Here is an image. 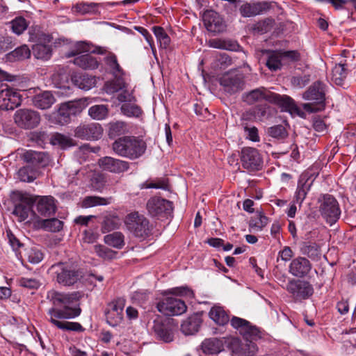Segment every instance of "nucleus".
Masks as SVG:
<instances>
[{
	"label": "nucleus",
	"mask_w": 356,
	"mask_h": 356,
	"mask_svg": "<svg viewBox=\"0 0 356 356\" xmlns=\"http://www.w3.org/2000/svg\"><path fill=\"white\" fill-rule=\"evenodd\" d=\"M82 297L79 291L61 293L50 291L47 293V298L54 307L48 310V320L56 327L63 330L83 331L82 325L76 322L61 321L60 319L74 318L81 314L79 301Z\"/></svg>",
	"instance_id": "obj_1"
},
{
	"label": "nucleus",
	"mask_w": 356,
	"mask_h": 356,
	"mask_svg": "<svg viewBox=\"0 0 356 356\" xmlns=\"http://www.w3.org/2000/svg\"><path fill=\"white\" fill-rule=\"evenodd\" d=\"M112 147L118 155L135 159L145 152L146 145L143 140L135 137L124 136L115 140Z\"/></svg>",
	"instance_id": "obj_2"
},
{
	"label": "nucleus",
	"mask_w": 356,
	"mask_h": 356,
	"mask_svg": "<svg viewBox=\"0 0 356 356\" xmlns=\"http://www.w3.org/2000/svg\"><path fill=\"white\" fill-rule=\"evenodd\" d=\"M324 84L318 81L314 82L302 95L303 99L314 101V103H305L302 108L309 113L321 111L325 108V87Z\"/></svg>",
	"instance_id": "obj_3"
},
{
	"label": "nucleus",
	"mask_w": 356,
	"mask_h": 356,
	"mask_svg": "<svg viewBox=\"0 0 356 356\" xmlns=\"http://www.w3.org/2000/svg\"><path fill=\"white\" fill-rule=\"evenodd\" d=\"M127 229L136 237H146L151 231L149 220L137 212L129 214L124 220Z\"/></svg>",
	"instance_id": "obj_4"
},
{
	"label": "nucleus",
	"mask_w": 356,
	"mask_h": 356,
	"mask_svg": "<svg viewBox=\"0 0 356 356\" xmlns=\"http://www.w3.org/2000/svg\"><path fill=\"white\" fill-rule=\"evenodd\" d=\"M286 290L298 301L308 299L314 293L313 286L304 280H290L286 286Z\"/></svg>",
	"instance_id": "obj_5"
},
{
	"label": "nucleus",
	"mask_w": 356,
	"mask_h": 356,
	"mask_svg": "<svg viewBox=\"0 0 356 356\" xmlns=\"http://www.w3.org/2000/svg\"><path fill=\"white\" fill-rule=\"evenodd\" d=\"M156 308L159 312L165 316H178L184 314L187 307L181 299L165 297L159 301Z\"/></svg>",
	"instance_id": "obj_6"
},
{
	"label": "nucleus",
	"mask_w": 356,
	"mask_h": 356,
	"mask_svg": "<svg viewBox=\"0 0 356 356\" xmlns=\"http://www.w3.org/2000/svg\"><path fill=\"white\" fill-rule=\"evenodd\" d=\"M40 113L33 109L21 108L15 111L14 121L18 127L29 129L36 127L40 122Z\"/></svg>",
	"instance_id": "obj_7"
},
{
	"label": "nucleus",
	"mask_w": 356,
	"mask_h": 356,
	"mask_svg": "<svg viewBox=\"0 0 356 356\" xmlns=\"http://www.w3.org/2000/svg\"><path fill=\"white\" fill-rule=\"evenodd\" d=\"M320 211L326 221L332 225L334 223L341 214L339 204L336 199L330 195H326L320 206Z\"/></svg>",
	"instance_id": "obj_8"
},
{
	"label": "nucleus",
	"mask_w": 356,
	"mask_h": 356,
	"mask_svg": "<svg viewBox=\"0 0 356 356\" xmlns=\"http://www.w3.org/2000/svg\"><path fill=\"white\" fill-rule=\"evenodd\" d=\"M57 282L64 286H72L77 283L83 277L82 272L70 266L59 264L55 266Z\"/></svg>",
	"instance_id": "obj_9"
},
{
	"label": "nucleus",
	"mask_w": 356,
	"mask_h": 356,
	"mask_svg": "<svg viewBox=\"0 0 356 356\" xmlns=\"http://www.w3.org/2000/svg\"><path fill=\"white\" fill-rule=\"evenodd\" d=\"M230 323L232 326L237 330L245 339L254 341L261 337L259 330L243 318L234 316Z\"/></svg>",
	"instance_id": "obj_10"
},
{
	"label": "nucleus",
	"mask_w": 356,
	"mask_h": 356,
	"mask_svg": "<svg viewBox=\"0 0 356 356\" xmlns=\"http://www.w3.org/2000/svg\"><path fill=\"white\" fill-rule=\"evenodd\" d=\"M241 160L243 167L251 172L259 170L262 165L261 156L254 148H243L241 151Z\"/></svg>",
	"instance_id": "obj_11"
},
{
	"label": "nucleus",
	"mask_w": 356,
	"mask_h": 356,
	"mask_svg": "<svg viewBox=\"0 0 356 356\" xmlns=\"http://www.w3.org/2000/svg\"><path fill=\"white\" fill-rule=\"evenodd\" d=\"M83 109L80 102H68L61 104L58 109V122L60 124H67L72 116L80 113Z\"/></svg>",
	"instance_id": "obj_12"
},
{
	"label": "nucleus",
	"mask_w": 356,
	"mask_h": 356,
	"mask_svg": "<svg viewBox=\"0 0 356 356\" xmlns=\"http://www.w3.org/2000/svg\"><path fill=\"white\" fill-rule=\"evenodd\" d=\"M124 307V300L123 299H117L107 306L105 311L106 322L111 326L118 325L123 318V308Z\"/></svg>",
	"instance_id": "obj_13"
},
{
	"label": "nucleus",
	"mask_w": 356,
	"mask_h": 356,
	"mask_svg": "<svg viewBox=\"0 0 356 356\" xmlns=\"http://www.w3.org/2000/svg\"><path fill=\"white\" fill-rule=\"evenodd\" d=\"M103 134V129L98 123L81 124L74 130V136L83 140H98Z\"/></svg>",
	"instance_id": "obj_14"
},
{
	"label": "nucleus",
	"mask_w": 356,
	"mask_h": 356,
	"mask_svg": "<svg viewBox=\"0 0 356 356\" xmlns=\"http://www.w3.org/2000/svg\"><path fill=\"white\" fill-rule=\"evenodd\" d=\"M243 75L236 72H229L222 76L220 83L229 92L242 90L244 85Z\"/></svg>",
	"instance_id": "obj_15"
},
{
	"label": "nucleus",
	"mask_w": 356,
	"mask_h": 356,
	"mask_svg": "<svg viewBox=\"0 0 356 356\" xmlns=\"http://www.w3.org/2000/svg\"><path fill=\"white\" fill-rule=\"evenodd\" d=\"M204 24L207 31L218 33L222 32L225 29V24L220 15L212 10H207L202 16Z\"/></svg>",
	"instance_id": "obj_16"
},
{
	"label": "nucleus",
	"mask_w": 356,
	"mask_h": 356,
	"mask_svg": "<svg viewBox=\"0 0 356 356\" xmlns=\"http://www.w3.org/2000/svg\"><path fill=\"white\" fill-rule=\"evenodd\" d=\"M19 94L14 89L6 88L0 91V108L13 110L21 104Z\"/></svg>",
	"instance_id": "obj_17"
},
{
	"label": "nucleus",
	"mask_w": 356,
	"mask_h": 356,
	"mask_svg": "<svg viewBox=\"0 0 356 356\" xmlns=\"http://www.w3.org/2000/svg\"><path fill=\"white\" fill-rule=\"evenodd\" d=\"M99 165L103 170L113 173L124 172L129 168L127 161L114 159L111 156H105L99 160Z\"/></svg>",
	"instance_id": "obj_18"
},
{
	"label": "nucleus",
	"mask_w": 356,
	"mask_h": 356,
	"mask_svg": "<svg viewBox=\"0 0 356 356\" xmlns=\"http://www.w3.org/2000/svg\"><path fill=\"white\" fill-rule=\"evenodd\" d=\"M147 209L152 216L170 213L172 211V203L170 201L154 197L148 200Z\"/></svg>",
	"instance_id": "obj_19"
},
{
	"label": "nucleus",
	"mask_w": 356,
	"mask_h": 356,
	"mask_svg": "<svg viewBox=\"0 0 356 356\" xmlns=\"http://www.w3.org/2000/svg\"><path fill=\"white\" fill-rule=\"evenodd\" d=\"M230 348L236 356H252L257 352V346L252 340H247L242 343L238 339H233Z\"/></svg>",
	"instance_id": "obj_20"
},
{
	"label": "nucleus",
	"mask_w": 356,
	"mask_h": 356,
	"mask_svg": "<svg viewBox=\"0 0 356 356\" xmlns=\"http://www.w3.org/2000/svg\"><path fill=\"white\" fill-rule=\"evenodd\" d=\"M34 200L38 213L42 216H49L56 212L55 199L52 196L37 197Z\"/></svg>",
	"instance_id": "obj_21"
},
{
	"label": "nucleus",
	"mask_w": 356,
	"mask_h": 356,
	"mask_svg": "<svg viewBox=\"0 0 356 356\" xmlns=\"http://www.w3.org/2000/svg\"><path fill=\"white\" fill-rule=\"evenodd\" d=\"M153 330L156 337L160 340L167 343L173 341V329L169 321H163L159 318L154 320Z\"/></svg>",
	"instance_id": "obj_22"
},
{
	"label": "nucleus",
	"mask_w": 356,
	"mask_h": 356,
	"mask_svg": "<svg viewBox=\"0 0 356 356\" xmlns=\"http://www.w3.org/2000/svg\"><path fill=\"white\" fill-rule=\"evenodd\" d=\"M271 92L264 87L258 88L245 92L242 95V99L248 105L266 101L270 102Z\"/></svg>",
	"instance_id": "obj_23"
},
{
	"label": "nucleus",
	"mask_w": 356,
	"mask_h": 356,
	"mask_svg": "<svg viewBox=\"0 0 356 356\" xmlns=\"http://www.w3.org/2000/svg\"><path fill=\"white\" fill-rule=\"evenodd\" d=\"M34 200L32 197L21 195L20 202L15 205L13 211V214L17 218L18 221L22 222L28 218Z\"/></svg>",
	"instance_id": "obj_24"
},
{
	"label": "nucleus",
	"mask_w": 356,
	"mask_h": 356,
	"mask_svg": "<svg viewBox=\"0 0 356 356\" xmlns=\"http://www.w3.org/2000/svg\"><path fill=\"white\" fill-rule=\"evenodd\" d=\"M270 8V3L266 1L245 3L239 8V12L243 17H250L261 15Z\"/></svg>",
	"instance_id": "obj_25"
},
{
	"label": "nucleus",
	"mask_w": 356,
	"mask_h": 356,
	"mask_svg": "<svg viewBox=\"0 0 356 356\" xmlns=\"http://www.w3.org/2000/svg\"><path fill=\"white\" fill-rule=\"evenodd\" d=\"M312 269V264L305 257H298L293 259L289 265V273L295 277H303Z\"/></svg>",
	"instance_id": "obj_26"
},
{
	"label": "nucleus",
	"mask_w": 356,
	"mask_h": 356,
	"mask_svg": "<svg viewBox=\"0 0 356 356\" xmlns=\"http://www.w3.org/2000/svg\"><path fill=\"white\" fill-rule=\"evenodd\" d=\"M22 158L25 162L38 167H45L49 163L48 154L43 152L29 150L24 153Z\"/></svg>",
	"instance_id": "obj_27"
},
{
	"label": "nucleus",
	"mask_w": 356,
	"mask_h": 356,
	"mask_svg": "<svg viewBox=\"0 0 356 356\" xmlns=\"http://www.w3.org/2000/svg\"><path fill=\"white\" fill-rule=\"evenodd\" d=\"M55 102L56 98L50 91L36 94L31 98L33 106L41 110L49 109Z\"/></svg>",
	"instance_id": "obj_28"
},
{
	"label": "nucleus",
	"mask_w": 356,
	"mask_h": 356,
	"mask_svg": "<svg viewBox=\"0 0 356 356\" xmlns=\"http://www.w3.org/2000/svg\"><path fill=\"white\" fill-rule=\"evenodd\" d=\"M351 65L348 60H341L332 70V80L335 84L341 86L350 70Z\"/></svg>",
	"instance_id": "obj_29"
},
{
	"label": "nucleus",
	"mask_w": 356,
	"mask_h": 356,
	"mask_svg": "<svg viewBox=\"0 0 356 356\" xmlns=\"http://www.w3.org/2000/svg\"><path fill=\"white\" fill-rule=\"evenodd\" d=\"M269 107L266 104H259L250 108L242 115V119L245 120H262L268 115Z\"/></svg>",
	"instance_id": "obj_30"
},
{
	"label": "nucleus",
	"mask_w": 356,
	"mask_h": 356,
	"mask_svg": "<svg viewBox=\"0 0 356 356\" xmlns=\"http://www.w3.org/2000/svg\"><path fill=\"white\" fill-rule=\"evenodd\" d=\"M71 81L78 88L85 90H90L96 84L95 77L87 74L74 73L71 76Z\"/></svg>",
	"instance_id": "obj_31"
},
{
	"label": "nucleus",
	"mask_w": 356,
	"mask_h": 356,
	"mask_svg": "<svg viewBox=\"0 0 356 356\" xmlns=\"http://www.w3.org/2000/svg\"><path fill=\"white\" fill-rule=\"evenodd\" d=\"M270 102L274 103L282 108L283 111L292 112L296 110V106L292 98L286 95H280L271 92Z\"/></svg>",
	"instance_id": "obj_32"
},
{
	"label": "nucleus",
	"mask_w": 356,
	"mask_h": 356,
	"mask_svg": "<svg viewBox=\"0 0 356 356\" xmlns=\"http://www.w3.org/2000/svg\"><path fill=\"white\" fill-rule=\"evenodd\" d=\"M90 51L98 54H106V56L108 52L105 48L100 47H97L95 50H91L89 44L84 42H79L74 44L72 49L66 54V56L70 58L72 56H76V55L82 53H86Z\"/></svg>",
	"instance_id": "obj_33"
},
{
	"label": "nucleus",
	"mask_w": 356,
	"mask_h": 356,
	"mask_svg": "<svg viewBox=\"0 0 356 356\" xmlns=\"http://www.w3.org/2000/svg\"><path fill=\"white\" fill-rule=\"evenodd\" d=\"M79 55L74 60V65L84 70H95L98 67L99 63L94 56L89 54Z\"/></svg>",
	"instance_id": "obj_34"
},
{
	"label": "nucleus",
	"mask_w": 356,
	"mask_h": 356,
	"mask_svg": "<svg viewBox=\"0 0 356 356\" xmlns=\"http://www.w3.org/2000/svg\"><path fill=\"white\" fill-rule=\"evenodd\" d=\"M209 316L216 324L224 325L229 322V316L223 307L215 305L210 309Z\"/></svg>",
	"instance_id": "obj_35"
},
{
	"label": "nucleus",
	"mask_w": 356,
	"mask_h": 356,
	"mask_svg": "<svg viewBox=\"0 0 356 356\" xmlns=\"http://www.w3.org/2000/svg\"><path fill=\"white\" fill-rule=\"evenodd\" d=\"M223 348L222 342L217 338L205 339L202 343V349L206 354L219 353Z\"/></svg>",
	"instance_id": "obj_36"
},
{
	"label": "nucleus",
	"mask_w": 356,
	"mask_h": 356,
	"mask_svg": "<svg viewBox=\"0 0 356 356\" xmlns=\"http://www.w3.org/2000/svg\"><path fill=\"white\" fill-rule=\"evenodd\" d=\"M200 324L201 321L199 317L191 316L182 323L181 329L186 335L193 334L198 331Z\"/></svg>",
	"instance_id": "obj_37"
},
{
	"label": "nucleus",
	"mask_w": 356,
	"mask_h": 356,
	"mask_svg": "<svg viewBox=\"0 0 356 356\" xmlns=\"http://www.w3.org/2000/svg\"><path fill=\"white\" fill-rule=\"evenodd\" d=\"M109 113L108 106L104 104H97L89 108L88 115L95 120L106 119Z\"/></svg>",
	"instance_id": "obj_38"
},
{
	"label": "nucleus",
	"mask_w": 356,
	"mask_h": 356,
	"mask_svg": "<svg viewBox=\"0 0 356 356\" xmlns=\"http://www.w3.org/2000/svg\"><path fill=\"white\" fill-rule=\"evenodd\" d=\"M208 45L212 48L229 51H236L238 47V44L235 41L217 38L209 40Z\"/></svg>",
	"instance_id": "obj_39"
},
{
	"label": "nucleus",
	"mask_w": 356,
	"mask_h": 356,
	"mask_svg": "<svg viewBox=\"0 0 356 356\" xmlns=\"http://www.w3.org/2000/svg\"><path fill=\"white\" fill-rule=\"evenodd\" d=\"M104 241L108 245L117 249H122L124 245V236L122 233L115 232L106 235L104 237Z\"/></svg>",
	"instance_id": "obj_40"
},
{
	"label": "nucleus",
	"mask_w": 356,
	"mask_h": 356,
	"mask_svg": "<svg viewBox=\"0 0 356 356\" xmlns=\"http://www.w3.org/2000/svg\"><path fill=\"white\" fill-rule=\"evenodd\" d=\"M104 62L110 70V72L115 76H120L123 74V70L120 66L117 56L112 52H108L104 58Z\"/></svg>",
	"instance_id": "obj_41"
},
{
	"label": "nucleus",
	"mask_w": 356,
	"mask_h": 356,
	"mask_svg": "<svg viewBox=\"0 0 356 356\" xmlns=\"http://www.w3.org/2000/svg\"><path fill=\"white\" fill-rule=\"evenodd\" d=\"M38 224L45 231L51 232H59L63 227V221L54 218L40 220L38 221Z\"/></svg>",
	"instance_id": "obj_42"
},
{
	"label": "nucleus",
	"mask_w": 356,
	"mask_h": 356,
	"mask_svg": "<svg viewBox=\"0 0 356 356\" xmlns=\"http://www.w3.org/2000/svg\"><path fill=\"white\" fill-rule=\"evenodd\" d=\"M121 224L120 219L115 215H106L104 217L102 223V232H109L118 229Z\"/></svg>",
	"instance_id": "obj_43"
},
{
	"label": "nucleus",
	"mask_w": 356,
	"mask_h": 356,
	"mask_svg": "<svg viewBox=\"0 0 356 356\" xmlns=\"http://www.w3.org/2000/svg\"><path fill=\"white\" fill-rule=\"evenodd\" d=\"M111 202V197L104 198L98 196H87L82 202V207L89 208L99 205H108Z\"/></svg>",
	"instance_id": "obj_44"
},
{
	"label": "nucleus",
	"mask_w": 356,
	"mask_h": 356,
	"mask_svg": "<svg viewBox=\"0 0 356 356\" xmlns=\"http://www.w3.org/2000/svg\"><path fill=\"white\" fill-rule=\"evenodd\" d=\"M301 252L312 259H318L321 255L320 247L315 243H305L301 248Z\"/></svg>",
	"instance_id": "obj_45"
},
{
	"label": "nucleus",
	"mask_w": 356,
	"mask_h": 356,
	"mask_svg": "<svg viewBox=\"0 0 356 356\" xmlns=\"http://www.w3.org/2000/svg\"><path fill=\"white\" fill-rule=\"evenodd\" d=\"M31 51L26 45H22L16 48L14 51L8 54V58L10 61L24 60L29 58Z\"/></svg>",
	"instance_id": "obj_46"
},
{
	"label": "nucleus",
	"mask_w": 356,
	"mask_h": 356,
	"mask_svg": "<svg viewBox=\"0 0 356 356\" xmlns=\"http://www.w3.org/2000/svg\"><path fill=\"white\" fill-rule=\"evenodd\" d=\"M282 54L280 52L273 51L266 60V66L271 71H276L282 67Z\"/></svg>",
	"instance_id": "obj_47"
},
{
	"label": "nucleus",
	"mask_w": 356,
	"mask_h": 356,
	"mask_svg": "<svg viewBox=\"0 0 356 356\" xmlns=\"http://www.w3.org/2000/svg\"><path fill=\"white\" fill-rule=\"evenodd\" d=\"M17 175L22 181L31 182L37 177V172L29 165L20 168Z\"/></svg>",
	"instance_id": "obj_48"
},
{
	"label": "nucleus",
	"mask_w": 356,
	"mask_h": 356,
	"mask_svg": "<svg viewBox=\"0 0 356 356\" xmlns=\"http://www.w3.org/2000/svg\"><path fill=\"white\" fill-rule=\"evenodd\" d=\"M94 251L97 256L104 259H113L116 257L117 252L111 250L110 248L103 245H96L94 246Z\"/></svg>",
	"instance_id": "obj_49"
},
{
	"label": "nucleus",
	"mask_w": 356,
	"mask_h": 356,
	"mask_svg": "<svg viewBox=\"0 0 356 356\" xmlns=\"http://www.w3.org/2000/svg\"><path fill=\"white\" fill-rule=\"evenodd\" d=\"M28 261L33 264L40 263L44 257L43 253L37 248H31L26 250Z\"/></svg>",
	"instance_id": "obj_50"
},
{
	"label": "nucleus",
	"mask_w": 356,
	"mask_h": 356,
	"mask_svg": "<svg viewBox=\"0 0 356 356\" xmlns=\"http://www.w3.org/2000/svg\"><path fill=\"white\" fill-rule=\"evenodd\" d=\"M126 124L122 121H116L109 123V136L115 137L125 133Z\"/></svg>",
	"instance_id": "obj_51"
},
{
	"label": "nucleus",
	"mask_w": 356,
	"mask_h": 356,
	"mask_svg": "<svg viewBox=\"0 0 356 356\" xmlns=\"http://www.w3.org/2000/svg\"><path fill=\"white\" fill-rule=\"evenodd\" d=\"M10 24L13 31L17 35L22 34L28 27L26 20L22 17H16Z\"/></svg>",
	"instance_id": "obj_52"
},
{
	"label": "nucleus",
	"mask_w": 356,
	"mask_h": 356,
	"mask_svg": "<svg viewBox=\"0 0 356 356\" xmlns=\"http://www.w3.org/2000/svg\"><path fill=\"white\" fill-rule=\"evenodd\" d=\"M122 113L128 117H139L142 114L141 108L132 104H124L121 106Z\"/></svg>",
	"instance_id": "obj_53"
},
{
	"label": "nucleus",
	"mask_w": 356,
	"mask_h": 356,
	"mask_svg": "<svg viewBox=\"0 0 356 356\" xmlns=\"http://www.w3.org/2000/svg\"><path fill=\"white\" fill-rule=\"evenodd\" d=\"M33 53L37 58L47 60L51 56V48L44 44H37L33 48Z\"/></svg>",
	"instance_id": "obj_54"
},
{
	"label": "nucleus",
	"mask_w": 356,
	"mask_h": 356,
	"mask_svg": "<svg viewBox=\"0 0 356 356\" xmlns=\"http://www.w3.org/2000/svg\"><path fill=\"white\" fill-rule=\"evenodd\" d=\"M51 143L54 145H58L62 147H70L72 145V140L70 138L58 133H56L51 136Z\"/></svg>",
	"instance_id": "obj_55"
},
{
	"label": "nucleus",
	"mask_w": 356,
	"mask_h": 356,
	"mask_svg": "<svg viewBox=\"0 0 356 356\" xmlns=\"http://www.w3.org/2000/svg\"><path fill=\"white\" fill-rule=\"evenodd\" d=\"M310 76L309 74L294 76L291 79L292 86L296 88H302L309 83Z\"/></svg>",
	"instance_id": "obj_56"
},
{
	"label": "nucleus",
	"mask_w": 356,
	"mask_h": 356,
	"mask_svg": "<svg viewBox=\"0 0 356 356\" xmlns=\"http://www.w3.org/2000/svg\"><path fill=\"white\" fill-rule=\"evenodd\" d=\"M268 134L275 138H284L287 136V132L284 126L279 124L271 127L268 129Z\"/></svg>",
	"instance_id": "obj_57"
},
{
	"label": "nucleus",
	"mask_w": 356,
	"mask_h": 356,
	"mask_svg": "<svg viewBox=\"0 0 356 356\" xmlns=\"http://www.w3.org/2000/svg\"><path fill=\"white\" fill-rule=\"evenodd\" d=\"M153 31L156 38L166 47L170 43V38L164 29L160 26H154L153 27Z\"/></svg>",
	"instance_id": "obj_58"
},
{
	"label": "nucleus",
	"mask_w": 356,
	"mask_h": 356,
	"mask_svg": "<svg viewBox=\"0 0 356 356\" xmlns=\"http://www.w3.org/2000/svg\"><path fill=\"white\" fill-rule=\"evenodd\" d=\"M17 283L20 286L28 289H38L40 286L39 281L34 278L20 277Z\"/></svg>",
	"instance_id": "obj_59"
},
{
	"label": "nucleus",
	"mask_w": 356,
	"mask_h": 356,
	"mask_svg": "<svg viewBox=\"0 0 356 356\" xmlns=\"http://www.w3.org/2000/svg\"><path fill=\"white\" fill-rule=\"evenodd\" d=\"M308 188L306 186L305 183H298V188L296 192V202L299 204H301L306 197Z\"/></svg>",
	"instance_id": "obj_60"
},
{
	"label": "nucleus",
	"mask_w": 356,
	"mask_h": 356,
	"mask_svg": "<svg viewBox=\"0 0 356 356\" xmlns=\"http://www.w3.org/2000/svg\"><path fill=\"white\" fill-rule=\"evenodd\" d=\"M124 87V83L120 79H117L106 85V92L110 94L114 93L123 89Z\"/></svg>",
	"instance_id": "obj_61"
},
{
	"label": "nucleus",
	"mask_w": 356,
	"mask_h": 356,
	"mask_svg": "<svg viewBox=\"0 0 356 356\" xmlns=\"http://www.w3.org/2000/svg\"><path fill=\"white\" fill-rule=\"evenodd\" d=\"M98 234L91 229L85 230L83 233V241L87 243H92L96 241Z\"/></svg>",
	"instance_id": "obj_62"
},
{
	"label": "nucleus",
	"mask_w": 356,
	"mask_h": 356,
	"mask_svg": "<svg viewBox=\"0 0 356 356\" xmlns=\"http://www.w3.org/2000/svg\"><path fill=\"white\" fill-rule=\"evenodd\" d=\"M245 131L248 134V138L252 141L257 142L259 140L258 130L255 127H245Z\"/></svg>",
	"instance_id": "obj_63"
},
{
	"label": "nucleus",
	"mask_w": 356,
	"mask_h": 356,
	"mask_svg": "<svg viewBox=\"0 0 356 356\" xmlns=\"http://www.w3.org/2000/svg\"><path fill=\"white\" fill-rule=\"evenodd\" d=\"M7 236L8 238L9 243L14 250H17L22 245L19 241L10 231L7 232Z\"/></svg>",
	"instance_id": "obj_64"
}]
</instances>
